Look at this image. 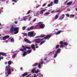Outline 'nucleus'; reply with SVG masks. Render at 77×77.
<instances>
[{
  "label": "nucleus",
  "instance_id": "a19ab883",
  "mask_svg": "<svg viewBox=\"0 0 77 77\" xmlns=\"http://www.w3.org/2000/svg\"><path fill=\"white\" fill-rule=\"evenodd\" d=\"M39 63L40 64H44V62L43 61L42 62H40Z\"/></svg>",
  "mask_w": 77,
  "mask_h": 77
},
{
  "label": "nucleus",
  "instance_id": "4468645a",
  "mask_svg": "<svg viewBox=\"0 0 77 77\" xmlns=\"http://www.w3.org/2000/svg\"><path fill=\"white\" fill-rule=\"evenodd\" d=\"M22 48H23V50H25V51H27V49H26V46H24L23 45H22Z\"/></svg>",
  "mask_w": 77,
  "mask_h": 77
},
{
  "label": "nucleus",
  "instance_id": "4be33fe9",
  "mask_svg": "<svg viewBox=\"0 0 77 77\" xmlns=\"http://www.w3.org/2000/svg\"><path fill=\"white\" fill-rule=\"evenodd\" d=\"M10 32L11 33H13L14 32V29H10Z\"/></svg>",
  "mask_w": 77,
  "mask_h": 77
},
{
  "label": "nucleus",
  "instance_id": "79ce46f5",
  "mask_svg": "<svg viewBox=\"0 0 77 77\" xmlns=\"http://www.w3.org/2000/svg\"><path fill=\"white\" fill-rule=\"evenodd\" d=\"M60 48H61V47H63V45H60Z\"/></svg>",
  "mask_w": 77,
  "mask_h": 77
},
{
  "label": "nucleus",
  "instance_id": "774afa93",
  "mask_svg": "<svg viewBox=\"0 0 77 77\" xmlns=\"http://www.w3.org/2000/svg\"><path fill=\"white\" fill-rule=\"evenodd\" d=\"M11 71H12V72H13V71H14V69H12Z\"/></svg>",
  "mask_w": 77,
  "mask_h": 77
},
{
  "label": "nucleus",
  "instance_id": "f8f14e48",
  "mask_svg": "<svg viewBox=\"0 0 77 77\" xmlns=\"http://www.w3.org/2000/svg\"><path fill=\"white\" fill-rule=\"evenodd\" d=\"M64 17H65V14H62L60 16L59 19L60 20H63V19L64 18Z\"/></svg>",
  "mask_w": 77,
  "mask_h": 77
},
{
  "label": "nucleus",
  "instance_id": "c756f323",
  "mask_svg": "<svg viewBox=\"0 0 77 77\" xmlns=\"http://www.w3.org/2000/svg\"><path fill=\"white\" fill-rule=\"evenodd\" d=\"M57 54L56 53L54 55V58H56L57 57Z\"/></svg>",
  "mask_w": 77,
  "mask_h": 77
},
{
  "label": "nucleus",
  "instance_id": "cd10ccee",
  "mask_svg": "<svg viewBox=\"0 0 77 77\" xmlns=\"http://www.w3.org/2000/svg\"><path fill=\"white\" fill-rule=\"evenodd\" d=\"M63 44L64 45H65V46H66L67 45H68V44L67 42H64Z\"/></svg>",
  "mask_w": 77,
  "mask_h": 77
},
{
  "label": "nucleus",
  "instance_id": "e2e57ef3",
  "mask_svg": "<svg viewBox=\"0 0 77 77\" xmlns=\"http://www.w3.org/2000/svg\"><path fill=\"white\" fill-rule=\"evenodd\" d=\"M68 1H67L66 2H65V4H67V3H68Z\"/></svg>",
  "mask_w": 77,
  "mask_h": 77
},
{
  "label": "nucleus",
  "instance_id": "8fccbe9b",
  "mask_svg": "<svg viewBox=\"0 0 77 77\" xmlns=\"http://www.w3.org/2000/svg\"><path fill=\"white\" fill-rule=\"evenodd\" d=\"M37 76H39V75H41V73H38L37 75Z\"/></svg>",
  "mask_w": 77,
  "mask_h": 77
},
{
  "label": "nucleus",
  "instance_id": "f3484780",
  "mask_svg": "<svg viewBox=\"0 0 77 77\" xmlns=\"http://www.w3.org/2000/svg\"><path fill=\"white\" fill-rule=\"evenodd\" d=\"M62 32V31H59L57 32V33H55L56 35H59V34H60V33H61V32Z\"/></svg>",
  "mask_w": 77,
  "mask_h": 77
},
{
  "label": "nucleus",
  "instance_id": "393cba45",
  "mask_svg": "<svg viewBox=\"0 0 77 77\" xmlns=\"http://www.w3.org/2000/svg\"><path fill=\"white\" fill-rule=\"evenodd\" d=\"M34 27V26H32L30 27V28H28L27 29H33V28Z\"/></svg>",
  "mask_w": 77,
  "mask_h": 77
},
{
  "label": "nucleus",
  "instance_id": "72a5a7b5",
  "mask_svg": "<svg viewBox=\"0 0 77 77\" xmlns=\"http://www.w3.org/2000/svg\"><path fill=\"white\" fill-rule=\"evenodd\" d=\"M63 42L62 41L60 42V44L61 45H62V44H63Z\"/></svg>",
  "mask_w": 77,
  "mask_h": 77
},
{
  "label": "nucleus",
  "instance_id": "680f3d73",
  "mask_svg": "<svg viewBox=\"0 0 77 77\" xmlns=\"http://www.w3.org/2000/svg\"><path fill=\"white\" fill-rule=\"evenodd\" d=\"M67 11H71V10L70 9H67Z\"/></svg>",
  "mask_w": 77,
  "mask_h": 77
},
{
  "label": "nucleus",
  "instance_id": "f03ea898",
  "mask_svg": "<svg viewBox=\"0 0 77 77\" xmlns=\"http://www.w3.org/2000/svg\"><path fill=\"white\" fill-rule=\"evenodd\" d=\"M46 36H48V38H47V39H48V38H50L51 37V35L50 34H48L47 35L42 34L40 36V38H44V37H46Z\"/></svg>",
  "mask_w": 77,
  "mask_h": 77
},
{
  "label": "nucleus",
  "instance_id": "1a4fd4ad",
  "mask_svg": "<svg viewBox=\"0 0 77 77\" xmlns=\"http://www.w3.org/2000/svg\"><path fill=\"white\" fill-rule=\"evenodd\" d=\"M7 69L8 70V75H10V74H11V68H7Z\"/></svg>",
  "mask_w": 77,
  "mask_h": 77
},
{
  "label": "nucleus",
  "instance_id": "0e129e2a",
  "mask_svg": "<svg viewBox=\"0 0 77 77\" xmlns=\"http://www.w3.org/2000/svg\"><path fill=\"white\" fill-rule=\"evenodd\" d=\"M38 46H35V48H38Z\"/></svg>",
  "mask_w": 77,
  "mask_h": 77
},
{
  "label": "nucleus",
  "instance_id": "603ef678",
  "mask_svg": "<svg viewBox=\"0 0 77 77\" xmlns=\"http://www.w3.org/2000/svg\"><path fill=\"white\" fill-rule=\"evenodd\" d=\"M47 11V9H45L44 10H42V11H43V12H45V11Z\"/></svg>",
  "mask_w": 77,
  "mask_h": 77
},
{
  "label": "nucleus",
  "instance_id": "5fc2aeb1",
  "mask_svg": "<svg viewBox=\"0 0 77 77\" xmlns=\"http://www.w3.org/2000/svg\"><path fill=\"white\" fill-rule=\"evenodd\" d=\"M3 27H4L1 26V27H0V29H3Z\"/></svg>",
  "mask_w": 77,
  "mask_h": 77
},
{
  "label": "nucleus",
  "instance_id": "c03bdc74",
  "mask_svg": "<svg viewBox=\"0 0 77 77\" xmlns=\"http://www.w3.org/2000/svg\"><path fill=\"white\" fill-rule=\"evenodd\" d=\"M30 13V11H28L26 14H29Z\"/></svg>",
  "mask_w": 77,
  "mask_h": 77
},
{
  "label": "nucleus",
  "instance_id": "9b49d317",
  "mask_svg": "<svg viewBox=\"0 0 77 77\" xmlns=\"http://www.w3.org/2000/svg\"><path fill=\"white\" fill-rule=\"evenodd\" d=\"M31 48L33 49L34 51H35L36 49H35V45L34 44H32L31 46Z\"/></svg>",
  "mask_w": 77,
  "mask_h": 77
},
{
  "label": "nucleus",
  "instance_id": "6e6552de",
  "mask_svg": "<svg viewBox=\"0 0 77 77\" xmlns=\"http://www.w3.org/2000/svg\"><path fill=\"white\" fill-rule=\"evenodd\" d=\"M24 41H25V42H27V43H29V44H31V43H32L29 40V39L25 38Z\"/></svg>",
  "mask_w": 77,
  "mask_h": 77
},
{
  "label": "nucleus",
  "instance_id": "b1692460",
  "mask_svg": "<svg viewBox=\"0 0 77 77\" xmlns=\"http://www.w3.org/2000/svg\"><path fill=\"white\" fill-rule=\"evenodd\" d=\"M32 52V51L31 50H28L26 52V53H30Z\"/></svg>",
  "mask_w": 77,
  "mask_h": 77
},
{
  "label": "nucleus",
  "instance_id": "412c9836",
  "mask_svg": "<svg viewBox=\"0 0 77 77\" xmlns=\"http://www.w3.org/2000/svg\"><path fill=\"white\" fill-rule=\"evenodd\" d=\"M38 65L37 63H36L32 65V66H36Z\"/></svg>",
  "mask_w": 77,
  "mask_h": 77
},
{
  "label": "nucleus",
  "instance_id": "a18cd8bd",
  "mask_svg": "<svg viewBox=\"0 0 77 77\" xmlns=\"http://www.w3.org/2000/svg\"><path fill=\"white\" fill-rule=\"evenodd\" d=\"M47 3H45L43 5H42V7H44V6H45L46 5H47Z\"/></svg>",
  "mask_w": 77,
  "mask_h": 77
},
{
  "label": "nucleus",
  "instance_id": "473e14b6",
  "mask_svg": "<svg viewBox=\"0 0 77 77\" xmlns=\"http://www.w3.org/2000/svg\"><path fill=\"white\" fill-rule=\"evenodd\" d=\"M26 49H31V48H30L29 47H28V46H26Z\"/></svg>",
  "mask_w": 77,
  "mask_h": 77
},
{
  "label": "nucleus",
  "instance_id": "5701e85b",
  "mask_svg": "<svg viewBox=\"0 0 77 77\" xmlns=\"http://www.w3.org/2000/svg\"><path fill=\"white\" fill-rule=\"evenodd\" d=\"M60 48H59L57 49L56 53H57V54L59 53V52H60Z\"/></svg>",
  "mask_w": 77,
  "mask_h": 77
},
{
  "label": "nucleus",
  "instance_id": "ea45409f",
  "mask_svg": "<svg viewBox=\"0 0 77 77\" xmlns=\"http://www.w3.org/2000/svg\"><path fill=\"white\" fill-rule=\"evenodd\" d=\"M70 17H74V15H73V14H71L70 15Z\"/></svg>",
  "mask_w": 77,
  "mask_h": 77
},
{
  "label": "nucleus",
  "instance_id": "423d86ee",
  "mask_svg": "<svg viewBox=\"0 0 77 77\" xmlns=\"http://www.w3.org/2000/svg\"><path fill=\"white\" fill-rule=\"evenodd\" d=\"M9 38V35H7L3 37V39L4 41H6V39H8Z\"/></svg>",
  "mask_w": 77,
  "mask_h": 77
},
{
  "label": "nucleus",
  "instance_id": "20e7f679",
  "mask_svg": "<svg viewBox=\"0 0 77 77\" xmlns=\"http://www.w3.org/2000/svg\"><path fill=\"white\" fill-rule=\"evenodd\" d=\"M19 50L21 51H23V53L22 54L23 56H26L27 55V53H26V52L23 51V48H20Z\"/></svg>",
  "mask_w": 77,
  "mask_h": 77
},
{
  "label": "nucleus",
  "instance_id": "49530a36",
  "mask_svg": "<svg viewBox=\"0 0 77 77\" xmlns=\"http://www.w3.org/2000/svg\"><path fill=\"white\" fill-rule=\"evenodd\" d=\"M54 12H55V11H54V10L52 11H51V13H54Z\"/></svg>",
  "mask_w": 77,
  "mask_h": 77
},
{
  "label": "nucleus",
  "instance_id": "dca6fc26",
  "mask_svg": "<svg viewBox=\"0 0 77 77\" xmlns=\"http://www.w3.org/2000/svg\"><path fill=\"white\" fill-rule=\"evenodd\" d=\"M54 4H58L59 3V0H54Z\"/></svg>",
  "mask_w": 77,
  "mask_h": 77
},
{
  "label": "nucleus",
  "instance_id": "e433bc0d",
  "mask_svg": "<svg viewBox=\"0 0 77 77\" xmlns=\"http://www.w3.org/2000/svg\"><path fill=\"white\" fill-rule=\"evenodd\" d=\"M17 54H14V55H13V57L14 58L17 56Z\"/></svg>",
  "mask_w": 77,
  "mask_h": 77
},
{
  "label": "nucleus",
  "instance_id": "c9c22d12",
  "mask_svg": "<svg viewBox=\"0 0 77 77\" xmlns=\"http://www.w3.org/2000/svg\"><path fill=\"white\" fill-rule=\"evenodd\" d=\"M66 17H69V14H66Z\"/></svg>",
  "mask_w": 77,
  "mask_h": 77
},
{
  "label": "nucleus",
  "instance_id": "de8ad7c7",
  "mask_svg": "<svg viewBox=\"0 0 77 77\" xmlns=\"http://www.w3.org/2000/svg\"><path fill=\"white\" fill-rule=\"evenodd\" d=\"M38 71H39V70H37L35 71V73H36V74H37V73H38Z\"/></svg>",
  "mask_w": 77,
  "mask_h": 77
},
{
  "label": "nucleus",
  "instance_id": "864d4df0",
  "mask_svg": "<svg viewBox=\"0 0 77 77\" xmlns=\"http://www.w3.org/2000/svg\"><path fill=\"white\" fill-rule=\"evenodd\" d=\"M30 75H31V74H29L28 75L26 76V77H29V76H30Z\"/></svg>",
  "mask_w": 77,
  "mask_h": 77
},
{
  "label": "nucleus",
  "instance_id": "a211bd4d",
  "mask_svg": "<svg viewBox=\"0 0 77 77\" xmlns=\"http://www.w3.org/2000/svg\"><path fill=\"white\" fill-rule=\"evenodd\" d=\"M53 4V1L51 2V4H49L48 5V7H50V6H51Z\"/></svg>",
  "mask_w": 77,
  "mask_h": 77
},
{
  "label": "nucleus",
  "instance_id": "2eb2a0df",
  "mask_svg": "<svg viewBox=\"0 0 77 77\" xmlns=\"http://www.w3.org/2000/svg\"><path fill=\"white\" fill-rule=\"evenodd\" d=\"M22 48H23V50H25V51H27V49H26V46H24L23 45H22Z\"/></svg>",
  "mask_w": 77,
  "mask_h": 77
},
{
  "label": "nucleus",
  "instance_id": "c85d7f7f",
  "mask_svg": "<svg viewBox=\"0 0 77 77\" xmlns=\"http://www.w3.org/2000/svg\"><path fill=\"white\" fill-rule=\"evenodd\" d=\"M41 64L40 63H38V67L39 68H41Z\"/></svg>",
  "mask_w": 77,
  "mask_h": 77
},
{
  "label": "nucleus",
  "instance_id": "09e8293b",
  "mask_svg": "<svg viewBox=\"0 0 77 77\" xmlns=\"http://www.w3.org/2000/svg\"><path fill=\"white\" fill-rule=\"evenodd\" d=\"M22 29H26V26H23L22 27Z\"/></svg>",
  "mask_w": 77,
  "mask_h": 77
},
{
  "label": "nucleus",
  "instance_id": "0eeeda50",
  "mask_svg": "<svg viewBox=\"0 0 77 77\" xmlns=\"http://www.w3.org/2000/svg\"><path fill=\"white\" fill-rule=\"evenodd\" d=\"M7 53H6L0 52V55H2L3 56H5V57H6L7 56Z\"/></svg>",
  "mask_w": 77,
  "mask_h": 77
},
{
  "label": "nucleus",
  "instance_id": "58836bf2",
  "mask_svg": "<svg viewBox=\"0 0 77 77\" xmlns=\"http://www.w3.org/2000/svg\"><path fill=\"white\" fill-rule=\"evenodd\" d=\"M11 41H13V42H14L15 41V40H14V38H12L11 39Z\"/></svg>",
  "mask_w": 77,
  "mask_h": 77
},
{
  "label": "nucleus",
  "instance_id": "f704fd0d",
  "mask_svg": "<svg viewBox=\"0 0 77 77\" xmlns=\"http://www.w3.org/2000/svg\"><path fill=\"white\" fill-rule=\"evenodd\" d=\"M59 45H56V48H59Z\"/></svg>",
  "mask_w": 77,
  "mask_h": 77
},
{
  "label": "nucleus",
  "instance_id": "13d9d810",
  "mask_svg": "<svg viewBox=\"0 0 77 77\" xmlns=\"http://www.w3.org/2000/svg\"><path fill=\"white\" fill-rule=\"evenodd\" d=\"M36 19H35L33 20V22H35V21H36Z\"/></svg>",
  "mask_w": 77,
  "mask_h": 77
},
{
  "label": "nucleus",
  "instance_id": "4c0bfd02",
  "mask_svg": "<svg viewBox=\"0 0 77 77\" xmlns=\"http://www.w3.org/2000/svg\"><path fill=\"white\" fill-rule=\"evenodd\" d=\"M50 14V13L49 12H46L45 13V15H49V14Z\"/></svg>",
  "mask_w": 77,
  "mask_h": 77
},
{
  "label": "nucleus",
  "instance_id": "a878e982",
  "mask_svg": "<svg viewBox=\"0 0 77 77\" xmlns=\"http://www.w3.org/2000/svg\"><path fill=\"white\" fill-rule=\"evenodd\" d=\"M35 69L33 68L31 70V72L32 73H34V72H35Z\"/></svg>",
  "mask_w": 77,
  "mask_h": 77
},
{
  "label": "nucleus",
  "instance_id": "6ab92c4d",
  "mask_svg": "<svg viewBox=\"0 0 77 77\" xmlns=\"http://www.w3.org/2000/svg\"><path fill=\"white\" fill-rule=\"evenodd\" d=\"M27 73H26L22 75V76L23 77H24L25 76H26V75H27Z\"/></svg>",
  "mask_w": 77,
  "mask_h": 77
},
{
  "label": "nucleus",
  "instance_id": "aec40b11",
  "mask_svg": "<svg viewBox=\"0 0 77 77\" xmlns=\"http://www.w3.org/2000/svg\"><path fill=\"white\" fill-rule=\"evenodd\" d=\"M72 3H73V2H72V1L71 2H69L67 4V5H72Z\"/></svg>",
  "mask_w": 77,
  "mask_h": 77
},
{
  "label": "nucleus",
  "instance_id": "bf43d9fd",
  "mask_svg": "<svg viewBox=\"0 0 77 77\" xmlns=\"http://www.w3.org/2000/svg\"><path fill=\"white\" fill-rule=\"evenodd\" d=\"M14 23H15V24H17L18 23V22H17V21H15Z\"/></svg>",
  "mask_w": 77,
  "mask_h": 77
},
{
  "label": "nucleus",
  "instance_id": "338daca9",
  "mask_svg": "<svg viewBox=\"0 0 77 77\" xmlns=\"http://www.w3.org/2000/svg\"><path fill=\"white\" fill-rule=\"evenodd\" d=\"M15 3H17V1L15 0L14 1Z\"/></svg>",
  "mask_w": 77,
  "mask_h": 77
},
{
  "label": "nucleus",
  "instance_id": "39448f33",
  "mask_svg": "<svg viewBox=\"0 0 77 77\" xmlns=\"http://www.w3.org/2000/svg\"><path fill=\"white\" fill-rule=\"evenodd\" d=\"M11 29H19V28L18 27H15V26L14 25H11Z\"/></svg>",
  "mask_w": 77,
  "mask_h": 77
},
{
  "label": "nucleus",
  "instance_id": "7ed1b4c3",
  "mask_svg": "<svg viewBox=\"0 0 77 77\" xmlns=\"http://www.w3.org/2000/svg\"><path fill=\"white\" fill-rule=\"evenodd\" d=\"M28 36H30V38H31L32 36L34 37V36H35V35H34V34H33V33L32 32H29L28 33Z\"/></svg>",
  "mask_w": 77,
  "mask_h": 77
},
{
  "label": "nucleus",
  "instance_id": "2f4dec72",
  "mask_svg": "<svg viewBox=\"0 0 77 77\" xmlns=\"http://www.w3.org/2000/svg\"><path fill=\"white\" fill-rule=\"evenodd\" d=\"M58 17H59V16H58V15H56L55 16V20H57V19L58 18Z\"/></svg>",
  "mask_w": 77,
  "mask_h": 77
},
{
  "label": "nucleus",
  "instance_id": "69168bd1",
  "mask_svg": "<svg viewBox=\"0 0 77 77\" xmlns=\"http://www.w3.org/2000/svg\"><path fill=\"white\" fill-rule=\"evenodd\" d=\"M7 63H8V62H5V65L7 64Z\"/></svg>",
  "mask_w": 77,
  "mask_h": 77
},
{
  "label": "nucleus",
  "instance_id": "7c9ffc66",
  "mask_svg": "<svg viewBox=\"0 0 77 77\" xmlns=\"http://www.w3.org/2000/svg\"><path fill=\"white\" fill-rule=\"evenodd\" d=\"M11 63H12V61H8V65H11Z\"/></svg>",
  "mask_w": 77,
  "mask_h": 77
},
{
  "label": "nucleus",
  "instance_id": "4d7b16f0",
  "mask_svg": "<svg viewBox=\"0 0 77 77\" xmlns=\"http://www.w3.org/2000/svg\"><path fill=\"white\" fill-rule=\"evenodd\" d=\"M40 38V36H37L35 37V38Z\"/></svg>",
  "mask_w": 77,
  "mask_h": 77
},
{
  "label": "nucleus",
  "instance_id": "bb28decb",
  "mask_svg": "<svg viewBox=\"0 0 77 77\" xmlns=\"http://www.w3.org/2000/svg\"><path fill=\"white\" fill-rule=\"evenodd\" d=\"M45 41H42L40 44V45H42V44H43L44 43H45Z\"/></svg>",
  "mask_w": 77,
  "mask_h": 77
},
{
  "label": "nucleus",
  "instance_id": "37998d69",
  "mask_svg": "<svg viewBox=\"0 0 77 77\" xmlns=\"http://www.w3.org/2000/svg\"><path fill=\"white\" fill-rule=\"evenodd\" d=\"M56 12H60V10H57Z\"/></svg>",
  "mask_w": 77,
  "mask_h": 77
},
{
  "label": "nucleus",
  "instance_id": "3c124183",
  "mask_svg": "<svg viewBox=\"0 0 77 77\" xmlns=\"http://www.w3.org/2000/svg\"><path fill=\"white\" fill-rule=\"evenodd\" d=\"M39 23V24H43V22H40Z\"/></svg>",
  "mask_w": 77,
  "mask_h": 77
},
{
  "label": "nucleus",
  "instance_id": "f257e3e1",
  "mask_svg": "<svg viewBox=\"0 0 77 77\" xmlns=\"http://www.w3.org/2000/svg\"><path fill=\"white\" fill-rule=\"evenodd\" d=\"M48 38V36H46V37H45L42 39L39 38L37 39H35L34 40V41H35V43L39 44V43H40V42H41L42 41H43L44 39H47V38Z\"/></svg>",
  "mask_w": 77,
  "mask_h": 77
},
{
  "label": "nucleus",
  "instance_id": "ddd939ff",
  "mask_svg": "<svg viewBox=\"0 0 77 77\" xmlns=\"http://www.w3.org/2000/svg\"><path fill=\"white\" fill-rule=\"evenodd\" d=\"M14 32H14V34L15 35V34H17L18 33V29H14Z\"/></svg>",
  "mask_w": 77,
  "mask_h": 77
},
{
  "label": "nucleus",
  "instance_id": "6e6d98bb",
  "mask_svg": "<svg viewBox=\"0 0 77 77\" xmlns=\"http://www.w3.org/2000/svg\"><path fill=\"white\" fill-rule=\"evenodd\" d=\"M31 18H32V17H30L29 19V21H30V20H31Z\"/></svg>",
  "mask_w": 77,
  "mask_h": 77
},
{
  "label": "nucleus",
  "instance_id": "052dcab7",
  "mask_svg": "<svg viewBox=\"0 0 77 77\" xmlns=\"http://www.w3.org/2000/svg\"><path fill=\"white\" fill-rule=\"evenodd\" d=\"M1 59H4V57H1Z\"/></svg>",
  "mask_w": 77,
  "mask_h": 77
},
{
  "label": "nucleus",
  "instance_id": "9d476101",
  "mask_svg": "<svg viewBox=\"0 0 77 77\" xmlns=\"http://www.w3.org/2000/svg\"><path fill=\"white\" fill-rule=\"evenodd\" d=\"M45 24H42L41 25H40V29H44V27H45Z\"/></svg>",
  "mask_w": 77,
  "mask_h": 77
}]
</instances>
